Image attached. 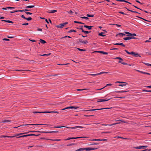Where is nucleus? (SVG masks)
Listing matches in <instances>:
<instances>
[{
	"label": "nucleus",
	"mask_w": 151,
	"mask_h": 151,
	"mask_svg": "<svg viewBox=\"0 0 151 151\" xmlns=\"http://www.w3.org/2000/svg\"><path fill=\"white\" fill-rule=\"evenodd\" d=\"M125 33L127 35V36H128V37H126V38H132V37L134 36H137L136 35L135 33L132 34L129 32H125Z\"/></svg>",
	"instance_id": "1"
},
{
	"label": "nucleus",
	"mask_w": 151,
	"mask_h": 151,
	"mask_svg": "<svg viewBox=\"0 0 151 151\" xmlns=\"http://www.w3.org/2000/svg\"><path fill=\"white\" fill-rule=\"evenodd\" d=\"M34 114H37V113H50L51 112L53 113H55L58 114L59 113V112L57 111H44V112H39V111H33L32 112Z\"/></svg>",
	"instance_id": "2"
},
{
	"label": "nucleus",
	"mask_w": 151,
	"mask_h": 151,
	"mask_svg": "<svg viewBox=\"0 0 151 151\" xmlns=\"http://www.w3.org/2000/svg\"><path fill=\"white\" fill-rule=\"evenodd\" d=\"M88 42L87 40H85V41L83 40H82L79 39V41H77V43L78 44H86Z\"/></svg>",
	"instance_id": "3"
},
{
	"label": "nucleus",
	"mask_w": 151,
	"mask_h": 151,
	"mask_svg": "<svg viewBox=\"0 0 151 151\" xmlns=\"http://www.w3.org/2000/svg\"><path fill=\"white\" fill-rule=\"evenodd\" d=\"M78 108V107L76 106H69V107H67L65 108L64 109H62V110H63L65 109H76L77 108Z\"/></svg>",
	"instance_id": "4"
},
{
	"label": "nucleus",
	"mask_w": 151,
	"mask_h": 151,
	"mask_svg": "<svg viewBox=\"0 0 151 151\" xmlns=\"http://www.w3.org/2000/svg\"><path fill=\"white\" fill-rule=\"evenodd\" d=\"M88 137H71V138H67V139H65V140H67L71 139H77L80 138H88Z\"/></svg>",
	"instance_id": "5"
},
{
	"label": "nucleus",
	"mask_w": 151,
	"mask_h": 151,
	"mask_svg": "<svg viewBox=\"0 0 151 151\" xmlns=\"http://www.w3.org/2000/svg\"><path fill=\"white\" fill-rule=\"evenodd\" d=\"M30 132H42V133H57L58 132V131H50V132H42V131H30Z\"/></svg>",
	"instance_id": "6"
},
{
	"label": "nucleus",
	"mask_w": 151,
	"mask_h": 151,
	"mask_svg": "<svg viewBox=\"0 0 151 151\" xmlns=\"http://www.w3.org/2000/svg\"><path fill=\"white\" fill-rule=\"evenodd\" d=\"M48 125V124H26L24 125V126H27V125ZM24 125H20L18 127H14V128H17L19 127H20V126H23Z\"/></svg>",
	"instance_id": "7"
},
{
	"label": "nucleus",
	"mask_w": 151,
	"mask_h": 151,
	"mask_svg": "<svg viewBox=\"0 0 151 151\" xmlns=\"http://www.w3.org/2000/svg\"><path fill=\"white\" fill-rule=\"evenodd\" d=\"M147 147V146H140L139 147H134V148L137 149H140L142 148L143 149H145Z\"/></svg>",
	"instance_id": "8"
},
{
	"label": "nucleus",
	"mask_w": 151,
	"mask_h": 151,
	"mask_svg": "<svg viewBox=\"0 0 151 151\" xmlns=\"http://www.w3.org/2000/svg\"><path fill=\"white\" fill-rule=\"evenodd\" d=\"M68 23V22H65L63 23L62 24H61L59 25H58L57 27H58L60 28H63V27L65 25L67 24Z\"/></svg>",
	"instance_id": "9"
},
{
	"label": "nucleus",
	"mask_w": 151,
	"mask_h": 151,
	"mask_svg": "<svg viewBox=\"0 0 151 151\" xmlns=\"http://www.w3.org/2000/svg\"><path fill=\"white\" fill-rule=\"evenodd\" d=\"M108 72H100L99 73H97V74H90L89 75L91 76H96L97 75H99L103 73H108Z\"/></svg>",
	"instance_id": "10"
},
{
	"label": "nucleus",
	"mask_w": 151,
	"mask_h": 151,
	"mask_svg": "<svg viewBox=\"0 0 151 151\" xmlns=\"http://www.w3.org/2000/svg\"><path fill=\"white\" fill-rule=\"evenodd\" d=\"M63 127H66L68 128H71L72 129H76L78 128H83V127L81 126H76L75 127H68L66 126H63Z\"/></svg>",
	"instance_id": "11"
},
{
	"label": "nucleus",
	"mask_w": 151,
	"mask_h": 151,
	"mask_svg": "<svg viewBox=\"0 0 151 151\" xmlns=\"http://www.w3.org/2000/svg\"><path fill=\"white\" fill-rule=\"evenodd\" d=\"M126 35L122 33H119V34L116 35V37H123L124 36H125Z\"/></svg>",
	"instance_id": "12"
},
{
	"label": "nucleus",
	"mask_w": 151,
	"mask_h": 151,
	"mask_svg": "<svg viewBox=\"0 0 151 151\" xmlns=\"http://www.w3.org/2000/svg\"><path fill=\"white\" fill-rule=\"evenodd\" d=\"M120 122H118V123H114V124H102V125L103 126H112L113 125L116 124H120Z\"/></svg>",
	"instance_id": "13"
},
{
	"label": "nucleus",
	"mask_w": 151,
	"mask_h": 151,
	"mask_svg": "<svg viewBox=\"0 0 151 151\" xmlns=\"http://www.w3.org/2000/svg\"><path fill=\"white\" fill-rule=\"evenodd\" d=\"M95 52H98L99 53H100L104 54L107 55L108 53L106 52H104L102 51H96Z\"/></svg>",
	"instance_id": "14"
},
{
	"label": "nucleus",
	"mask_w": 151,
	"mask_h": 151,
	"mask_svg": "<svg viewBox=\"0 0 151 151\" xmlns=\"http://www.w3.org/2000/svg\"><path fill=\"white\" fill-rule=\"evenodd\" d=\"M113 44L114 45H121L124 47H125V45H124L122 43H113Z\"/></svg>",
	"instance_id": "15"
},
{
	"label": "nucleus",
	"mask_w": 151,
	"mask_h": 151,
	"mask_svg": "<svg viewBox=\"0 0 151 151\" xmlns=\"http://www.w3.org/2000/svg\"><path fill=\"white\" fill-rule=\"evenodd\" d=\"M29 136H30V134L21 136L17 137V138H19L23 137H27Z\"/></svg>",
	"instance_id": "16"
},
{
	"label": "nucleus",
	"mask_w": 151,
	"mask_h": 151,
	"mask_svg": "<svg viewBox=\"0 0 151 151\" xmlns=\"http://www.w3.org/2000/svg\"><path fill=\"white\" fill-rule=\"evenodd\" d=\"M111 108H112V107L96 109H95V111H96V110H101L104 109H111Z\"/></svg>",
	"instance_id": "17"
},
{
	"label": "nucleus",
	"mask_w": 151,
	"mask_h": 151,
	"mask_svg": "<svg viewBox=\"0 0 151 151\" xmlns=\"http://www.w3.org/2000/svg\"><path fill=\"white\" fill-rule=\"evenodd\" d=\"M1 21H2V22L4 21V22H8V23H13V22H12L11 21H10V20H1Z\"/></svg>",
	"instance_id": "18"
},
{
	"label": "nucleus",
	"mask_w": 151,
	"mask_h": 151,
	"mask_svg": "<svg viewBox=\"0 0 151 151\" xmlns=\"http://www.w3.org/2000/svg\"><path fill=\"white\" fill-rule=\"evenodd\" d=\"M133 55L135 57H137L138 56L140 57V56L139 55V54L137 52H134V53Z\"/></svg>",
	"instance_id": "19"
},
{
	"label": "nucleus",
	"mask_w": 151,
	"mask_h": 151,
	"mask_svg": "<svg viewBox=\"0 0 151 151\" xmlns=\"http://www.w3.org/2000/svg\"><path fill=\"white\" fill-rule=\"evenodd\" d=\"M84 27L86 28H88V29H91V28L93 27V26H88L87 25H84Z\"/></svg>",
	"instance_id": "20"
},
{
	"label": "nucleus",
	"mask_w": 151,
	"mask_h": 151,
	"mask_svg": "<svg viewBox=\"0 0 151 151\" xmlns=\"http://www.w3.org/2000/svg\"><path fill=\"white\" fill-rule=\"evenodd\" d=\"M112 84H110V83H109V84H107L106 85V86H105V87H104L101 88V89H97V90H101L103 88H104L105 87H106V86H111L112 85Z\"/></svg>",
	"instance_id": "21"
},
{
	"label": "nucleus",
	"mask_w": 151,
	"mask_h": 151,
	"mask_svg": "<svg viewBox=\"0 0 151 151\" xmlns=\"http://www.w3.org/2000/svg\"><path fill=\"white\" fill-rule=\"evenodd\" d=\"M35 6L34 5L28 6H26V8L27 9L31 8L34 7Z\"/></svg>",
	"instance_id": "22"
},
{
	"label": "nucleus",
	"mask_w": 151,
	"mask_h": 151,
	"mask_svg": "<svg viewBox=\"0 0 151 151\" xmlns=\"http://www.w3.org/2000/svg\"><path fill=\"white\" fill-rule=\"evenodd\" d=\"M57 11L56 10H51L50 12H48L49 13H54L56 12Z\"/></svg>",
	"instance_id": "23"
},
{
	"label": "nucleus",
	"mask_w": 151,
	"mask_h": 151,
	"mask_svg": "<svg viewBox=\"0 0 151 151\" xmlns=\"http://www.w3.org/2000/svg\"><path fill=\"white\" fill-rule=\"evenodd\" d=\"M104 32H101L100 33H99L98 34L100 36H101L102 37H104L105 36V35H104Z\"/></svg>",
	"instance_id": "24"
},
{
	"label": "nucleus",
	"mask_w": 151,
	"mask_h": 151,
	"mask_svg": "<svg viewBox=\"0 0 151 151\" xmlns=\"http://www.w3.org/2000/svg\"><path fill=\"white\" fill-rule=\"evenodd\" d=\"M40 42L42 44H44L46 43V42L45 40L41 39L40 40Z\"/></svg>",
	"instance_id": "25"
},
{
	"label": "nucleus",
	"mask_w": 151,
	"mask_h": 151,
	"mask_svg": "<svg viewBox=\"0 0 151 151\" xmlns=\"http://www.w3.org/2000/svg\"><path fill=\"white\" fill-rule=\"evenodd\" d=\"M129 91H115V92H116V93H124V92H128Z\"/></svg>",
	"instance_id": "26"
},
{
	"label": "nucleus",
	"mask_w": 151,
	"mask_h": 151,
	"mask_svg": "<svg viewBox=\"0 0 151 151\" xmlns=\"http://www.w3.org/2000/svg\"><path fill=\"white\" fill-rule=\"evenodd\" d=\"M11 121V120H4V121L2 122H1L5 123V122H10Z\"/></svg>",
	"instance_id": "27"
},
{
	"label": "nucleus",
	"mask_w": 151,
	"mask_h": 151,
	"mask_svg": "<svg viewBox=\"0 0 151 151\" xmlns=\"http://www.w3.org/2000/svg\"><path fill=\"white\" fill-rule=\"evenodd\" d=\"M119 63H122V64L124 65H127V64L126 63H125V62H122L121 61V60H119Z\"/></svg>",
	"instance_id": "28"
},
{
	"label": "nucleus",
	"mask_w": 151,
	"mask_h": 151,
	"mask_svg": "<svg viewBox=\"0 0 151 151\" xmlns=\"http://www.w3.org/2000/svg\"><path fill=\"white\" fill-rule=\"evenodd\" d=\"M50 54H51V53H49V54H44L43 55H40L42 56H48L50 55Z\"/></svg>",
	"instance_id": "29"
},
{
	"label": "nucleus",
	"mask_w": 151,
	"mask_h": 151,
	"mask_svg": "<svg viewBox=\"0 0 151 151\" xmlns=\"http://www.w3.org/2000/svg\"><path fill=\"white\" fill-rule=\"evenodd\" d=\"M90 90V89H86V88H85V89H77V90L78 91H83V90Z\"/></svg>",
	"instance_id": "30"
},
{
	"label": "nucleus",
	"mask_w": 151,
	"mask_h": 151,
	"mask_svg": "<svg viewBox=\"0 0 151 151\" xmlns=\"http://www.w3.org/2000/svg\"><path fill=\"white\" fill-rule=\"evenodd\" d=\"M126 9H127L129 11H130L132 12H133V13H139L138 12H137L136 11H133L132 10H129V9H128L127 8H125Z\"/></svg>",
	"instance_id": "31"
},
{
	"label": "nucleus",
	"mask_w": 151,
	"mask_h": 151,
	"mask_svg": "<svg viewBox=\"0 0 151 151\" xmlns=\"http://www.w3.org/2000/svg\"><path fill=\"white\" fill-rule=\"evenodd\" d=\"M85 150V148H81L76 150L75 151H80L81 150Z\"/></svg>",
	"instance_id": "32"
},
{
	"label": "nucleus",
	"mask_w": 151,
	"mask_h": 151,
	"mask_svg": "<svg viewBox=\"0 0 151 151\" xmlns=\"http://www.w3.org/2000/svg\"><path fill=\"white\" fill-rule=\"evenodd\" d=\"M2 137H9V136H4V135H1L0 136V138H1Z\"/></svg>",
	"instance_id": "33"
},
{
	"label": "nucleus",
	"mask_w": 151,
	"mask_h": 151,
	"mask_svg": "<svg viewBox=\"0 0 151 151\" xmlns=\"http://www.w3.org/2000/svg\"><path fill=\"white\" fill-rule=\"evenodd\" d=\"M19 136V134H15L13 136H9V138H13L14 137H17V136Z\"/></svg>",
	"instance_id": "34"
},
{
	"label": "nucleus",
	"mask_w": 151,
	"mask_h": 151,
	"mask_svg": "<svg viewBox=\"0 0 151 151\" xmlns=\"http://www.w3.org/2000/svg\"><path fill=\"white\" fill-rule=\"evenodd\" d=\"M32 18L31 17H29L27 18H26L25 19H26L28 21H30V20H32Z\"/></svg>",
	"instance_id": "35"
},
{
	"label": "nucleus",
	"mask_w": 151,
	"mask_h": 151,
	"mask_svg": "<svg viewBox=\"0 0 151 151\" xmlns=\"http://www.w3.org/2000/svg\"><path fill=\"white\" fill-rule=\"evenodd\" d=\"M104 99H98L97 100V102H104Z\"/></svg>",
	"instance_id": "36"
},
{
	"label": "nucleus",
	"mask_w": 151,
	"mask_h": 151,
	"mask_svg": "<svg viewBox=\"0 0 151 151\" xmlns=\"http://www.w3.org/2000/svg\"><path fill=\"white\" fill-rule=\"evenodd\" d=\"M94 15H90L89 14H87L86 16L87 17H94Z\"/></svg>",
	"instance_id": "37"
},
{
	"label": "nucleus",
	"mask_w": 151,
	"mask_h": 151,
	"mask_svg": "<svg viewBox=\"0 0 151 151\" xmlns=\"http://www.w3.org/2000/svg\"><path fill=\"white\" fill-rule=\"evenodd\" d=\"M81 18L82 19H86V20H88L89 19L87 17H81Z\"/></svg>",
	"instance_id": "38"
},
{
	"label": "nucleus",
	"mask_w": 151,
	"mask_h": 151,
	"mask_svg": "<svg viewBox=\"0 0 151 151\" xmlns=\"http://www.w3.org/2000/svg\"><path fill=\"white\" fill-rule=\"evenodd\" d=\"M79 50V51H86V50H85V49H80V48H77Z\"/></svg>",
	"instance_id": "39"
},
{
	"label": "nucleus",
	"mask_w": 151,
	"mask_h": 151,
	"mask_svg": "<svg viewBox=\"0 0 151 151\" xmlns=\"http://www.w3.org/2000/svg\"><path fill=\"white\" fill-rule=\"evenodd\" d=\"M114 59H117L121 60H123L120 57H117L116 58H114Z\"/></svg>",
	"instance_id": "40"
},
{
	"label": "nucleus",
	"mask_w": 151,
	"mask_h": 151,
	"mask_svg": "<svg viewBox=\"0 0 151 151\" xmlns=\"http://www.w3.org/2000/svg\"><path fill=\"white\" fill-rule=\"evenodd\" d=\"M74 22L75 23H79V24H84V23H83L81 22H79L76 21H74Z\"/></svg>",
	"instance_id": "41"
},
{
	"label": "nucleus",
	"mask_w": 151,
	"mask_h": 151,
	"mask_svg": "<svg viewBox=\"0 0 151 151\" xmlns=\"http://www.w3.org/2000/svg\"><path fill=\"white\" fill-rule=\"evenodd\" d=\"M68 12V13L70 14H73L74 13V12L71 10H70L69 12Z\"/></svg>",
	"instance_id": "42"
},
{
	"label": "nucleus",
	"mask_w": 151,
	"mask_h": 151,
	"mask_svg": "<svg viewBox=\"0 0 151 151\" xmlns=\"http://www.w3.org/2000/svg\"><path fill=\"white\" fill-rule=\"evenodd\" d=\"M40 135V134H30V136H39Z\"/></svg>",
	"instance_id": "43"
},
{
	"label": "nucleus",
	"mask_w": 151,
	"mask_h": 151,
	"mask_svg": "<svg viewBox=\"0 0 151 151\" xmlns=\"http://www.w3.org/2000/svg\"><path fill=\"white\" fill-rule=\"evenodd\" d=\"M16 71H30V70H15Z\"/></svg>",
	"instance_id": "44"
},
{
	"label": "nucleus",
	"mask_w": 151,
	"mask_h": 151,
	"mask_svg": "<svg viewBox=\"0 0 151 151\" xmlns=\"http://www.w3.org/2000/svg\"><path fill=\"white\" fill-rule=\"evenodd\" d=\"M151 38H149V40H147L145 41V42H151Z\"/></svg>",
	"instance_id": "45"
},
{
	"label": "nucleus",
	"mask_w": 151,
	"mask_h": 151,
	"mask_svg": "<svg viewBox=\"0 0 151 151\" xmlns=\"http://www.w3.org/2000/svg\"><path fill=\"white\" fill-rule=\"evenodd\" d=\"M142 91L145 92H151V90H147L145 89L143 90Z\"/></svg>",
	"instance_id": "46"
},
{
	"label": "nucleus",
	"mask_w": 151,
	"mask_h": 151,
	"mask_svg": "<svg viewBox=\"0 0 151 151\" xmlns=\"http://www.w3.org/2000/svg\"><path fill=\"white\" fill-rule=\"evenodd\" d=\"M25 13L27 15H28V14L31 15L32 14V13L28 12H25Z\"/></svg>",
	"instance_id": "47"
},
{
	"label": "nucleus",
	"mask_w": 151,
	"mask_h": 151,
	"mask_svg": "<svg viewBox=\"0 0 151 151\" xmlns=\"http://www.w3.org/2000/svg\"><path fill=\"white\" fill-rule=\"evenodd\" d=\"M4 37H7V38H14V37L13 36H7L6 35Z\"/></svg>",
	"instance_id": "48"
},
{
	"label": "nucleus",
	"mask_w": 151,
	"mask_h": 151,
	"mask_svg": "<svg viewBox=\"0 0 151 151\" xmlns=\"http://www.w3.org/2000/svg\"><path fill=\"white\" fill-rule=\"evenodd\" d=\"M3 40H6L7 41H9L10 40L8 38H3Z\"/></svg>",
	"instance_id": "49"
},
{
	"label": "nucleus",
	"mask_w": 151,
	"mask_h": 151,
	"mask_svg": "<svg viewBox=\"0 0 151 151\" xmlns=\"http://www.w3.org/2000/svg\"><path fill=\"white\" fill-rule=\"evenodd\" d=\"M73 32H76V31L74 30H70L68 31V32L70 33Z\"/></svg>",
	"instance_id": "50"
},
{
	"label": "nucleus",
	"mask_w": 151,
	"mask_h": 151,
	"mask_svg": "<svg viewBox=\"0 0 151 151\" xmlns=\"http://www.w3.org/2000/svg\"><path fill=\"white\" fill-rule=\"evenodd\" d=\"M63 126H55V127H53V128H62V127H63Z\"/></svg>",
	"instance_id": "51"
},
{
	"label": "nucleus",
	"mask_w": 151,
	"mask_h": 151,
	"mask_svg": "<svg viewBox=\"0 0 151 151\" xmlns=\"http://www.w3.org/2000/svg\"><path fill=\"white\" fill-rule=\"evenodd\" d=\"M85 149L86 150H91V148H89V147L88 148H85Z\"/></svg>",
	"instance_id": "52"
},
{
	"label": "nucleus",
	"mask_w": 151,
	"mask_h": 151,
	"mask_svg": "<svg viewBox=\"0 0 151 151\" xmlns=\"http://www.w3.org/2000/svg\"><path fill=\"white\" fill-rule=\"evenodd\" d=\"M111 132H103L101 133V134L103 133H110Z\"/></svg>",
	"instance_id": "53"
},
{
	"label": "nucleus",
	"mask_w": 151,
	"mask_h": 151,
	"mask_svg": "<svg viewBox=\"0 0 151 151\" xmlns=\"http://www.w3.org/2000/svg\"><path fill=\"white\" fill-rule=\"evenodd\" d=\"M119 13L121 14H125V15L127 14L124 13V12H119Z\"/></svg>",
	"instance_id": "54"
},
{
	"label": "nucleus",
	"mask_w": 151,
	"mask_h": 151,
	"mask_svg": "<svg viewBox=\"0 0 151 151\" xmlns=\"http://www.w3.org/2000/svg\"><path fill=\"white\" fill-rule=\"evenodd\" d=\"M83 32L85 33V34H87L89 33V32L86 31H83Z\"/></svg>",
	"instance_id": "55"
},
{
	"label": "nucleus",
	"mask_w": 151,
	"mask_h": 151,
	"mask_svg": "<svg viewBox=\"0 0 151 151\" xmlns=\"http://www.w3.org/2000/svg\"><path fill=\"white\" fill-rule=\"evenodd\" d=\"M17 12H18V11H17V10H16V11H12L10 12L11 13H14Z\"/></svg>",
	"instance_id": "56"
},
{
	"label": "nucleus",
	"mask_w": 151,
	"mask_h": 151,
	"mask_svg": "<svg viewBox=\"0 0 151 151\" xmlns=\"http://www.w3.org/2000/svg\"><path fill=\"white\" fill-rule=\"evenodd\" d=\"M111 98H110V99H104V101H108L109 100H110V99H111Z\"/></svg>",
	"instance_id": "57"
},
{
	"label": "nucleus",
	"mask_w": 151,
	"mask_h": 151,
	"mask_svg": "<svg viewBox=\"0 0 151 151\" xmlns=\"http://www.w3.org/2000/svg\"><path fill=\"white\" fill-rule=\"evenodd\" d=\"M126 84H119V86H126Z\"/></svg>",
	"instance_id": "58"
},
{
	"label": "nucleus",
	"mask_w": 151,
	"mask_h": 151,
	"mask_svg": "<svg viewBox=\"0 0 151 151\" xmlns=\"http://www.w3.org/2000/svg\"><path fill=\"white\" fill-rule=\"evenodd\" d=\"M21 17H22V18H23V19H26V18L24 17V15H21Z\"/></svg>",
	"instance_id": "59"
},
{
	"label": "nucleus",
	"mask_w": 151,
	"mask_h": 151,
	"mask_svg": "<svg viewBox=\"0 0 151 151\" xmlns=\"http://www.w3.org/2000/svg\"><path fill=\"white\" fill-rule=\"evenodd\" d=\"M28 24H29L28 23H25L23 24H22V25H28Z\"/></svg>",
	"instance_id": "60"
},
{
	"label": "nucleus",
	"mask_w": 151,
	"mask_h": 151,
	"mask_svg": "<svg viewBox=\"0 0 151 151\" xmlns=\"http://www.w3.org/2000/svg\"><path fill=\"white\" fill-rule=\"evenodd\" d=\"M118 48H113L110 49L111 50H118Z\"/></svg>",
	"instance_id": "61"
},
{
	"label": "nucleus",
	"mask_w": 151,
	"mask_h": 151,
	"mask_svg": "<svg viewBox=\"0 0 151 151\" xmlns=\"http://www.w3.org/2000/svg\"><path fill=\"white\" fill-rule=\"evenodd\" d=\"M125 40H129L132 38H123Z\"/></svg>",
	"instance_id": "62"
},
{
	"label": "nucleus",
	"mask_w": 151,
	"mask_h": 151,
	"mask_svg": "<svg viewBox=\"0 0 151 151\" xmlns=\"http://www.w3.org/2000/svg\"><path fill=\"white\" fill-rule=\"evenodd\" d=\"M134 52H130L129 54L132 55H133L134 54Z\"/></svg>",
	"instance_id": "63"
},
{
	"label": "nucleus",
	"mask_w": 151,
	"mask_h": 151,
	"mask_svg": "<svg viewBox=\"0 0 151 151\" xmlns=\"http://www.w3.org/2000/svg\"><path fill=\"white\" fill-rule=\"evenodd\" d=\"M145 65H147V66H151V64H149V63H146V64H145Z\"/></svg>",
	"instance_id": "64"
}]
</instances>
